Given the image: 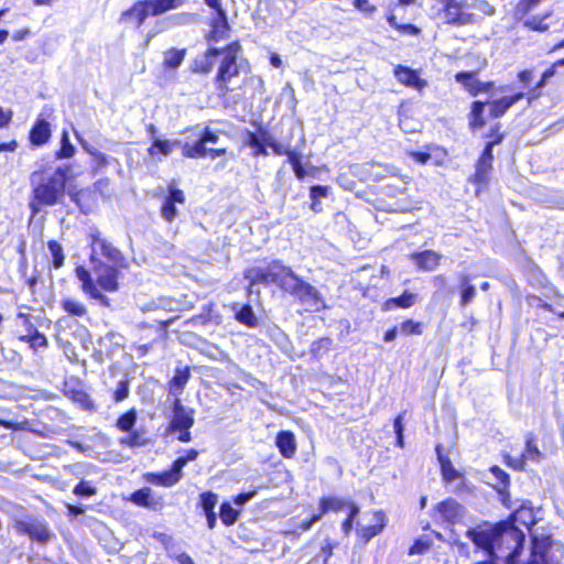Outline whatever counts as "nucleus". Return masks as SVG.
<instances>
[{"label":"nucleus","mask_w":564,"mask_h":564,"mask_svg":"<svg viewBox=\"0 0 564 564\" xmlns=\"http://www.w3.org/2000/svg\"><path fill=\"white\" fill-rule=\"evenodd\" d=\"M198 457V451L195 448H189L185 452L184 456H178L173 460L174 465L178 468L180 471H183V468L187 463L195 460Z\"/></svg>","instance_id":"nucleus-60"},{"label":"nucleus","mask_w":564,"mask_h":564,"mask_svg":"<svg viewBox=\"0 0 564 564\" xmlns=\"http://www.w3.org/2000/svg\"><path fill=\"white\" fill-rule=\"evenodd\" d=\"M77 139H78V142L82 145L83 150L87 154H89L91 158L90 172H89L90 175L91 176L98 175L109 165V160H108L107 155L105 153L98 151L90 144H88V142L86 140H84L83 138L77 137Z\"/></svg>","instance_id":"nucleus-24"},{"label":"nucleus","mask_w":564,"mask_h":564,"mask_svg":"<svg viewBox=\"0 0 564 564\" xmlns=\"http://www.w3.org/2000/svg\"><path fill=\"white\" fill-rule=\"evenodd\" d=\"M494 153L481 151L475 163V172L468 177V182L476 186V195L487 189L494 170Z\"/></svg>","instance_id":"nucleus-12"},{"label":"nucleus","mask_w":564,"mask_h":564,"mask_svg":"<svg viewBox=\"0 0 564 564\" xmlns=\"http://www.w3.org/2000/svg\"><path fill=\"white\" fill-rule=\"evenodd\" d=\"M524 535L520 532V541L517 546L508 554L506 564H518V556L522 550ZM550 543L540 540L538 536L532 538L531 553L527 564H547V550Z\"/></svg>","instance_id":"nucleus-13"},{"label":"nucleus","mask_w":564,"mask_h":564,"mask_svg":"<svg viewBox=\"0 0 564 564\" xmlns=\"http://www.w3.org/2000/svg\"><path fill=\"white\" fill-rule=\"evenodd\" d=\"M61 308L63 312L75 317H84L88 313V310L83 302L72 297L63 299L61 301Z\"/></svg>","instance_id":"nucleus-42"},{"label":"nucleus","mask_w":564,"mask_h":564,"mask_svg":"<svg viewBox=\"0 0 564 564\" xmlns=\"http://www.w3.org/2000/svg\"><path fill=\"white\" fill-rule=\"evenodd\" d=\"M435 452L440 464L441 475L444 482H452L459 478V473L454 467L451 457L444 452V445H435Z\"/></svg>","instance_id":"nucleus-25"},{"label":"nucleus","mask_w":564,"mask_h":564,"mask_svg":"<svg viewBox=\"0 0 564 564\" xmlns=\"http://www.w3.org/2000/svg\"><path fill=\"white\" fill-rule=\"evenodd\" d=\"M75 178L73 165L69 163L53 165L46 162L39 165L29 177L31 191L28 207L31 216L35 217L46 208L62 204L66 195L80 213L90 214L98 205V197L89 186L69 189V184Z\"/></svg>","instance_id":"nucleus-1"},{"label":"nucleus","mask_w":564,"mask_h":564,"mask_svg":"<svg viewBox=\"0 0 564 564\" xmlns=\"http://www.w3.org/2000/svg\"><path fill=\"white\" fill-rule=\"evenodd\" d=\"M129 397V382L128 380H121L118 382L115 391L112 392V400L118 403Z\"/></svg>","instance_id":"nucleus-61"},{"label":"nucleus","mask_w":564,"mask_h":564,"mask_svg":"<svg viewBox=\"0 0 564 564\" xmlns=\"http://www.w3.org/2000/svg\"><path fill=\"white\" fill-rule=\"evenodd\" d=\"M410 259L421 271H434L442 262L443 256L434 250L416 251L410 254Z\"/></svg>","instance_id":"nucleus-22"},{"label":"nucleus","mask_w":564,"mask_h":564,"mask_svg":"<svg viewBox=\"0 0 564 564\" xmlns=\"http://www.w3.org/2000/svg\"><path fill=\"white\" fill-rule=\"evenodd\" d=\"M552 15L551 11L544 12L543 14L532 15L525 18L522 25L532 32L545 33L550 30V24L546 20Z\"/></svg>","instance_id":"nucleus-36"},{"label":"nucleus","mask_w":564,"mask_h":564,"mask_svg":"<svg viewBox=\"0 0 564 564\" xmlns=\"http://www.w3.org/2000/svg\"><path fill=\"white\" fill-rule=\"evenodd\" d=\"M19 341L25 343L29 347L36 351L40 348H46L48 346V340L46 336L41 333L37 328L32 329V332L26 333L24 335H20L18 337Z\"/></svg>","instance_id":"nucleus-40"},{"label":"nucleus","mask_w":564,"mask_h":564,"mask_svg":"<svg viewBox=\"0 0 564 564\" xmlns=\"http://www.w3.org/2000/svg\"><path fill=\"white\" fill-rule=\"evenodd\" d=\"M173 415L166 426V433H177L176 438L182 443L192 441L191 429L194 426L195 419L194 409H187L182 404V401L176 398L172 404Z\"/></svg>","instance_id":"nucleus-9"},{"label":"nucleus","mask_w":564,"mask_h":564,"mask_svg":"<svg viewBox=\"0 0 564 564\" xmlns=\"http://www.w3.org/2000/svg\"><path fill=\"white\" fill-rule=\"evenodd\" d=\"M186 0H137L119 17L120 23L132 24L141 28L149 17H158L174 10L185 3Z\"/></svg>","instance_id":"nucleus-6"},{"label":"nucleus","mask_w":564,"mask_h":564,"mask_svg":"<svg viewBox=\"0 0 564 564\" xmlns=\"http://www.w3.org/2000/svg\"><path fill=\"white\" fill-rule=\"evenodd\" d=\"M432 547V541L430 539L419 538L415 539L412 545L408 550L409 555H420L426 553Z\"/></svg>","instance_id":"nucleus-57"},{"label":"nucleus","mask_w":564,"mask_h":564,"mask_svg":"<svg viewBox=\"0 0 564 564\" xmlns=\"http://www.w3.org/2000/svg\"><path fill=\"white\" fill-rule=\"evenodd\" d=\"M435 511L443 522L455 523L462 516V506L454 499H446L435 505Z\"/></svg>","instance_id":"nucleus-30"},{"label":"nucleus","mask_w":564,"mask_h":564,"mask_svg":"<svg viewBox=\"0 0 564 564\" xmlns=\"http://www.w3.org/2000/svg\"><path fill=\"white\" fill-rule=\"evenodd\" d=\"M509 528L510 524L508 521H499L487 528L477 527L470 529L467 531V536L477 547L487 553L488 560L492 558L497 564L495 547L499 545L503 535L509 532Z\"/></svg>","instance_id":"nucleus-7"},{"label":"nucleus","mask_w":564,"mask_h":564,"mask_svg":"<svg viewBox=\"0 0 564 564\" xmlns=\"http://www.w3.org/2000/svg\"><path fill=\"white\" fill-rule=\"evenodd\" d=\"M167 194L164 196L160 206V216L162 219L172 224L180 215L176 205H185L186 195L182 188L177 186L175 180H172L166 185Z\"/></svg>","instance_id":"nucleus-11"},{"label":"nucleus","mask_w":564,"mask_h":564,"mask_svg":"<svg viewBox=\"0 0 564 564\" xmlns=\"http://www.w3.org/2000/svg\"><path fill=\"white\" fill-rule=\"evenodd\" d=\"M321 520L322 519L319 516H317V512H313L310 517L302 520L294 528L285 530L284 535L297 539L302 535V533L310 531L312 527Z\"/></svg>","instance_id":"nucleus-43"},{"label":"nucleus","mask_w":564,"mask_h":564,"mask_svg":"<svg viewBox=\"0 0 564 564\" xmlns=\"http://www.w3.org/2000/svg\"><path fill=\"white\" fill-rule=\"evenodd\" d=\"M454 78L471 97H476L479 95L480 80L478 78L477 70L457 72L454 75Z\"/></svg>","instance_id":"nucleus-31"},{"label":"nucleus","mask_w":564,"mask_h":564,"mask_svg":"<svg viewBox=\"0 0 564 564\" xmlns=\"http://www.w3.org/2000/svg\"><path fill=\"white\" fill-rule=\"evenodd\" d=\"M73 494L78 497H91L97 494V489L87 480H80L73 489Z\"/></svg>","instance_id":"nucleus-58"},{"label":"nucleus","mask_w":564,"mask_h":564,"mask_svg":"<svg viewBox=\"0 0 564 564\" xmlns=\"http://www.w3.org/2000/svg\"><path fill=\"white\" fill-rule=\"evenodd\" d=\"M264 261L263 267L253 265L243 271L249 289L254 285H276L280 290L296 297L301 303H308L314 312L325 308L323 295L311 283L303 280L293 269L280 259Z\"/></svg>","instance_id":"nucleus-3"},{"label":"nucleus","mask_w":564,"mask_h":564,"mask_svg":"<svg viewBox=\"0 0 564 564\" xmlns=\"http://www.w3.org/2000/svg\"><path fill=\"white\" fill-rule=\"evenodd\" d=\"M64 395L83 411L94 413L97 410V406L89 393L82 388L65 389Z\"/></svg>","instance_id":"nucleus-28"},{"label":"nucleus","mask_w":564,"mask_h":564,"mask_svg":"<svg viewBox=\"0 0 564 564\" xmlns=\"http://www.w3.org/2000/svg\"><path fill=\"white\" fill-rule=\"evenodd\" d=\"M184 142L180 140H174L173 142H170L169 140H161V139H154L151 143V147L149 148V153L151 155L155 154H162V155H169L172 153L173 147H181Z\"/></svg>","instance_id":"nucleus-48"},{"label":"nucleus","mask_w":564,"mask_h":564,"mask_svg":"<svg viewBox=\"0 0 564 564\" xmlns=\"http://www.w3.org/2000/svg\"><path fill=\"white\" fill-rule=\"evenodd\" d=\"M501 128L502 126L500 122H496L490 127L489 131L484 135L487 139V142L482 149L484 151L494 153L495 145H498L503 141L506 134Z\"/></svg>","instance_id":"nucleus-41"},{"label":"nucleus","mask_w":564,"mask_h":564,"mask_svg":"<svg viewBox=\"0 0 564 564\" xmlns=\"http://www.w3.org/2000/svg\"><path fill=\"white\" fill-rule=\"evenodd\" d=\"M417 302V295L404 290L399 296L389 297L382 303V311H392L395 308H410Z\"/></svg>","instance_id":"nucleus-32"},{"label":"nucleus","mask_w":564,"mask_h":564,"mask_svg":"<svg viewBox=\"0 0 564 564\" xmlns=\"http://www.w3.org/2000/svg\"><path fill=\"white\" fill-rule=\"evenodd\" d=\"M523 453L513 458L510 455H503V463L513 470H524L527 466V460L540 462L543 458V453L539 449L536 437L533 433H528L525 436Z\"/></svg>","instance_id":"nucleus-14"},{"label":"nucleus","mask_w":564,"mask_h":564,"mask_svg":"<svg viewBox=\"0 0 564 564\" xmlns=\"http://www.w3.org/2000/svg\"><path fill=\"white\" fill-rule=\"evenodd\" d=\"M489 471L494 476L496 484L494 487L499 494L508 492L510 487V476L501 467L494 465L489 468Z\"/></svg>","instance_id":"nucleus-47"},{"label":"nucleus","mask_w":564,"mask_h":564,"mask_svg":"<svg viewBox=\"0 0 564 564\" xmlns=\"http://www.w3.org/2000/svg\"><path fill=\"white\" fill-rule=\"evenodd\" d=\"M191 378V368L189 366H185L183 368H176L173 377L167 381V390L173 395H180L188 380Z\"/></svg>","instance_id":"nucleus-33"},{"label":"nucleus","mask_w":564,"mask_h":564,"mask_svg":"<svg viewBox=\"0 0 564 564\" xmlns=\"http://www.w3.org/2000/svg\"><path fill=\"white\" fill-rule=\"evenodd\" d=\"M76 148L72 143L69 133L67 130L61 132L59 148L54 152L55 160H69L74 158Z\"/></svg>","instance_id":"nucleus-37"},{"label":"nucleus","mask_w":564,"mask_h":564,"mask_svg":"<svg viewBox=\"0 0 564 564\" xmlns=\"http://www.w3.org/2000/svg\"><path fill=\"white\" fill-rule=\"evenodd\" d=\"M542 0H519L514 7L513 13L518 20L524 19Z\"/></svg>","instance_id":"nucleus-55"},{"label":"nucleus","mask_w":564,"mask_h":564,"mask_svg":"<svg viewBox=\"0 0 564 564\" xmlns=\"http://www.w3.org/2000/svg\"><path fill=\"white\" fill-rule=\"evenodd\" d=\"M486 105L487 101L482 100H474L470 104V110L468 113V126L470 130H479L486 126V120L484 117Z\"/></svg>","instance_id":"nucleus-34"},{"label":"nucleus","mask_w":564,"mask_h":564,"mask_svg":"<svg viewBox=\"0 0 564 564\" xmlns=\"http://www.w3.org/2000/svg\"><path fill=\"white\" fill-rule=\"evenodd\" d=\"M219 134L206 127L195 140V142H184L182 144V156L185 159H216L227 153L226 148H206L207 143H217Z\"/></svg>","instance_id":"nucleus-8"},{"label":"nucleus","mask_w":564,"mask_h":564,"mask_svg":"<svg viewBox=\"0 0 564 564\" xmlns=\"http://www.w3.org/2000/svg\"><path fill=\"white\" fill-rule=\"evenodd\" d=\"M269 148L272 150L274 155H285L288 158V162L292 165V169L302 163V156L296 150H291L276 140L270 141Z\"/></svg>","instance_id":"nucleus-38"},{"label":"nucleus","mask_w":564,"mask_h":564,"mask_svg":"<svg viewBox=\"0 0 564 564\" xmlns=\"http://www.w3.org/2000/svg\"><path fill=\"white\" fill-rule=\"evenodd\" d=\"M240 516V511L236 510L230 502L224 501L219 508V517L226 527L235 524Z\"/></svg>","instance_id":"nucleus-52"},{"label":"nucleus","mask_w":564,"mask_h":564,"mask_svg":"<svg viewBox=\"0 0 564 564\" xmlns=\"http://www.w3.org/2000/svg\"><path fill=\"white\" fill-rule=\"evenodd\" d=\"M217 502L218 496L210 490L204 491L199 495V507L203 509L204 513L215 512Z\"/></svg>","instance_id":"nucleus-56"},{"label":"nucleus","mask_w":564,"mask_h":564,"mask_svg":"<svg viewBox=\"0 0 564 564\" xmlns=\"http://www.w3.org/2000/svg\"><path fill=\"white\" fill-rule=\"evenodd\" d=\"M333 347V339L328 336L319 337L312 341L310 346V355L314 359H321L325 354H327Z\"/></svg>","instance_id":"nucleus-46"},{"label":"nucleus","mask_w":564,"mask_h":564,"mask_svg":"<svg viewBox=\"0 0 564 564\" xmlns=\"http://www.w3.org/2000/svg\"><path fill=\"white\" fill-rule=\"evenodd\" d=\"M52 257V265L54 269H61L65 264V252L63 246L55 239L46 242Z\"/></svg>","instance_id":"nucleus-49"},{"label":"nucleus","mask_w":564,"mask_h":564,"mask_svg":"<svg viewBox=\"0 0 564 564\" xmlns=\"http://www.w3.org/2000/svg\"><path fill=\"white\" fill-rule=\"evenodd\" d=\"M275 140L267 129H264L261 124L258 127V133L252 131H247L243 145L252 149L251 154L254 158L265 156L268 155L269 142Z\"/></svg>","instance_id":"nucleus-16"},{"label":"nucleus","mask_w":564,"mask_h":564,"mask_svg":"<svg viewBox=\"0 0 564 564\" xmlns=\"http://www.w3.org/2000/svg\"><path fill=\"white\" fill-rule=\"evenodd\" d=\"M352 4L365 15H372L377 11V7L369 0H352Z\"/></svg>","instance_id":"nucleus-63"},{"label":"nucleus","mask_w":564,"mask_h":564,"mask_svg":"<svg viewBox=\"0 0 564 564\" xmlns=\"http://www.w3.org/2000/svg\"><path fill=\"white\" fill-rule=\"evenodd\" d=\"M275 445L281 456L286 459L293 458L296 454L297 444L292 431L283 430L278 432L275 436Z\"/></svg>","instance_id":"nucleus-27"},{"label":"nucleus","mask_w":564,"mask_h":564,"mask_svg":"<svg viewBox=\"0 0 564 564\" xmlns=\"http://www.w3.org/2000/svg\"><path fill=\"white\" fill-rule=\"evenodd\" d=\"M556 73V68L551 64L550 67H547L541 75V78L535 83V85L533 87H530V89H528V93L525 94V96L528 97L529 100H532V99H535L538 97H540V89L543 88L549 78L553 77Z\"/></svg>","instance_id":"nucleus-50"},{"label":"nucleus","mask_w":564,"mask_h":564,"mask_svg":"<svg viewBox=\"0 0 564 564\" xmlns=\"http://www.w3.org/2000/svg\"><path fill=\"white\" fill-rule=\"evenodd\" d=\"M142 478L148 484L170 488L175 486L183 478V471H180L172 462L169 469L163 471H148L142 475Z\"/></svg>","instance_id":"nucleus-18"},{"label":"nucleus","mask_w":564,"mask_h":564,"mask_svg":"<svg viewBox=\"0 0 564 564\" xmlns=\"http://www.w3.org/2000/svg\"><path fill=\"white\" fill-rule=\"evenodd\" d=\"M525 97V93L518 91L510 96H503L501 98L495 99L489 105V116L492 119L501 118L506 115V112L518 101Z\"/></svg>","instance_id":"nucleus-23"},{"label":"nucleus","mask_w":564,"mask_h":564,"mask_svg":"<svg viewBox=\"0 0 564 564\" xmlns=\"http://www.w3.org/2000/svg\"><path fill=\"white\" fill-rule=\"evenodd\" d=\"M330 187L328 185H313L310 187V208L318 214L322 213L323 207L321 199L329 195Z\"/></svg>","instance_id":"nucleus-39"},{"label":"nucleus","mask_w":564,"mask_h":564,"mask_svg":"<svg viewBox=\"0 0 564 564\" xmlns=\"http://www.w3.org/2000/svg\"><path fill=\"white\" fill-rule=\"evenodd\" d=\"M507 521L510 524V528H509L510 535H512V538H518V539H520L521 531H518L517 533L512 531L513 529H516V523L524 525L525 528H530L531 525H533L535 523V521L533 519L532 508H525L524 506H521L517 510H514L510 514V517ZM520 540H518V542Z\"/></svg>","instance_id":"nucleus-26"},{"label":"nucleus","mask_w":564,"mask_h":564,"mask_svg":"<svg viewBox=\"0 0 564 564\" xmlns=\"http://www.w3.org/2000/svg\"><path fill=\"white\" fill-rule=\"evenodd\" d=\"M91 189L95 191V195H100L102 197H109L110 195V178L101 177L93 183L90 186Z\"/></svg>","instance_id":"nucleus-59"},{"label":"nucleus","mask_w":564,"mask_h":564,"mask_svg":"<svg viewBox=\"0 0 564 564\" xmlns=\"http://www.w3.org/2000/svg\"><path fill=\"white\" fill-rule=\"evenodd\" d=\"M373 518L376 523L364 525L356 531L357 543L367 545L375 536L379 535L388 525V518L382 509L375 510Z\"/></svg>","instance_id":"nucleus-17"},{"label":"nucleus","mask_w":564,"mask_h":564,"mask_svg":"<svg viewBox=\"0 0 564 564\" xmlns=\"http://www.w3.org/2000/svg\"><path fill=\"white\" fill-rule=\"evenodd\" d=\"M393 75L398 83L419 93L423 91L427 86V82L421 77L420 70L409 66L395 65Z\"/></svg>","instance_id":"nucleus-19"},{"label":"nucleus","mask_w":564,"mask_h":564,"mask_svg":"<svg viewBox=\"0 0 564 564\" xmlns=\"http://www.w3.org/2000/svg\"><path fill=\"white\" fill-rule=\"evenodd\" d=\"M52 138V127L47 119L40 113L34 120L29 131V142L32 147L41 148L50 142Z\"/></svg>","instance_id":"nucleus-20"},{"label":"nucleus","mask_w":564,"mask_h":564,"mask_svg":"<svg viewBox=\"0 0 564 564\" xmlns=\"http://www.w3.org/2000/svg\"><path fill=\"white\" fill-rule=\"evenodd\" d=\"M397 31L401 34H408L412 36H417L421 34V29L412 23H401L397 26Z\"/></svg>","instance_id":"nucleus-64"},{"label":"nucleus","mask_w":564,"mask_h":564,"mask_svg":"<svg viewBox=\"0 0 564 564\" xmlns=\"http://www.w3.org/2000/svg\"><path fill=\"white\" fill-rule=\"evenodd\" d=\"M216 15L209 19V29L204 33V40L209 45L225 41L230 36L231 26L225 10L215 11Z\"/></svg>","instance_id":"nucleus-15"},{"label":"nucleus","mask_w":564,"mask_h":564,"mask_svg":"<svg viewBox=\"0 0 564 564\" xmlns=\"http://www.w3.org/2000/svg\"><path fill=\"white\" fill-rule=\"evenodd\" d=\"M137 416L135 409H129L118 416L115 425L121 432H131L137 423Z\"/></svg>","instance_id":"nucleus-51"},{"label":"nucleus","mask_w":564,"mask_h":564,"mask_svg":"<svg viewBox=\"0 0 564 564\" xmlns=\"http://www.w3.org/2000/svg\"><path fill=\"white\" fill-rule=\"evenodd\" d=\"M240 59L242 45L238 40H234L224 46H207L202 57L192 61L189 70L197 75H208L217 64L213 80L218 96L225 98L232 91L231 80L240 74Z\"/></svg>","instance_id":"nucleus-4"},{"label":"nucleus","mask_w":564,"mask_h":564,"mask_svg":"<svg viewBox=\"0 0 564 564\" xmlns=\"http://www.w3.org/2000/svg\"><path fill=\"white\" fill-rule=\"evenodd\" d=\"M424 323L412 318L403 319L399 325V330L405 336L422 335L424 333Z\"/></svg>","instance_id":"nucleus-53"},{"label":"nucleus","mask_w":564,"mask_h":564,"mask_svg":"<svg viewBox=\"0 0 564 564\" xmlns=\"http://www.w3.org/2000/svg\"><path fill=\"white\" fill-rule=\"evenodd\" d=\"M236 319L247 327H256L258 323L254 312L249 304L241 306L236 313Z\"/></svg>","instance_id":"nucleus-54"},{"label":"nucleus","mask_w":564,"mask_h":564,"mask_svg":"<svg viewBox=\"0 0 564 564\" xmlns=\"http://www.w3.org/2000/svg\"><path fill=\"white\" fill-rule=\"evenodd\" d=\"M436 14L451 26L477 23L478 14L492 15L495 8L486 0H435Z\"/></svg>","instance_id":"nucleus-5"},{"label":"nucleus","mask_w":564,"mask_h":564,"mask_svg":"<svg viewBox=\"0 0 564 564\" xmlns=\"http://www.w3.org/2000/svg\"><path fill=\"white\" fill-rule=\"evenodd\" d=\"M345 498L335 495H323L318 498L317 516L323 519L326 514L340 512L345 509Z\"/></svg>","instance_id":"nucleus-29"},{"label":"nucleus","mask_w":564,"mask_h":564,"mask_svg":"<svg viewBox=\"0 0 564 564\" xmlns=\"http://www.w3.org/2000/svg\"><path fill=\"white\" fill-rule=\"evenodd\" d=\"M128 435L120 438V444L128 447H142L149 443L147 433L143 430H131Z\"/></svg>","instance_id":"nucleus-45"},{"label":"nucleus","mask_w":564,"mask_h":564,"mask_svg":"<svg viewBox=\"0 0 564 564\" xmlns=\"http://www.w3.org/2000/svg\"><path fill=\"white\" fill-rule=\"evenodd\" d=\"M88 242L90 247L89 261L96 279H93L91 272L83 264L76 265L74 272L80 281L82 291L89 299L108 307L110 300L104 292L115 293L119 291L121 272L128 269L129 263L117 247L101 237L97 228H93L88 234Z\"/></svg>","instance_id":"nucleus-2"},{"label":"nucleus","mask_w":564,"mask_h":564,"mask_svg":"<svg viewBox=\"0 0 564 564\" xmlns=\"http://www.w3.org/2000/svg\"><path fill=\"white\" fill-rule=\"evenodd\" d=\"M338 542L333 540H325L324 544L321 546V552L323 553V564H329L330 557L334 555V551L338 547Z\"/></svg>","instance_id":"nucleus-62"},{"label":"nucleus","mask_w":564,"mask_h":564,"mask_svg":"<svg viewBox=\"0 0 564 564\" xmlns=\"http://www.w3.org/2000/svg\"><path fill=\"white\" fill-rule=\"evenodd\" d=\"M129 500L137 507L159 510L165 506L162 496H155L150 487H141L131 492Z\"/></svg>","instance_id":"nucleus-21"},{"label":"nucleus","mask_w":564,"mask_h":564,"mask_svg":"<svg viewBox=\"0 0 564 564\" xmlns=\"http://www.w3.org/2000/svg\"><path fill=\"white\" fill-rule=\"evenodd\" d=\"M186 48L172 47L164 54L163 67L165 69H176L183 63L186 56Z\"/></svg>","instance_id":"nucleus-44"},{"label":"nucleus","mask_w":564,"mask_h":564,"mask_svg":"<svg viewBox=\"0 0 564 564\" xmlns=\"http://www.w3.org/2000/svg\"><path fill=\"white\" fill-rule=\"evenodd\" d=\"M13 528L18 534H25L31 541L40 545H46L56 538L46 521L33 517L15 520Z\"/></svg>","instance_id":"nucleus-10"},{"label":"nucleus","mask_w":564,"mask_h":564,"mask_svg":"<svg viewBox=\"0 0 564 564\" xmlns=\"http://www.w3.org/2000/svg\"><path fill=\"white\" fill-rule=\"evenodd\" d=\"M459 305L465 307L469 305L476 296V288L471 284V278L468 274L458 276Z\"/></svg>","instance_id":"nucleus-35"}]
</instances>
